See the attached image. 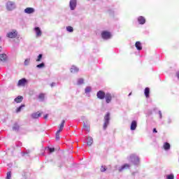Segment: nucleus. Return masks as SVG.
I'll use <instances>...</instances> for the list:
<instances>
[{
    "label": "nucleus",
    "instance_id": "obj_40",
    "mask_svg": "<svg viewBox=\"0 0 179 179\" xmlns=\"http://www.w3.org/2000/svg\"><path fill=\"white\" fill-rule=\"evenodd\" d=\"M57 84L55 83H52L51 84H50V86H51V87H54V86H55Z\"/></svg>",
    "mask_w": 179,
    "mask_h": 179
},
{
    "label": "nucleus",
    "instance_id": "obj_29",
    "mask_svg": "<svg viewBox=\"0 0 179 179\" xmlns=\"http://www.w3.org/2000/svg\"><path fill=\"white\" fill-rule=\"evenodd\" d=\"M67 31H69V33H72L73 31V27L71 26L66 27Z\"/></svg>",
    "mask_w": 179,
    "mask_h": 179
},
{
    "label": "nucleus",
    "instance_id": "obj_30",
    "mask_svg": "<svg viewBox=\"0 0 179 179\" xmlns=\"http://www.w3.org/2000/svg\"><path fill=\"white\" fill-rule=\"evenodd\" d=\"M44 97H45L44 94H40L38 95V99L39 100H41V101H44Z\"/></svg>",
    "mask_w": 179,
    "mask_h": 179
},
{
    "label": "nucleus",
    "instance_id": "obj_42",
    "mask_svg": "<svg viewBox=\"0 0 179 179\" xmlns=\"http://www.w3.org/2000/svg\"><path fill=\"white\" fill-rule=\"evenodd\" d=\"M152 132H154L155 134H157V130L156 129V128L153 129Z\"/></svg>",
    "mask_w": 179,
    "mask_h": 179
},
{
    "label": "nucleus",
    "instance_id": "obj_5",
    "mask_svg": "<svg viewBox=\"0 0 179 179\" xmlns=\"http://www.w3.org/2000/svg\"><path fill=\"white\" fill-rule=\"evenodd\" d=\"M76 5H78V1L76 0H70L69 7L71 10H75V9H76Z\"/></svg>",
    "mask_w": 179,
    "mask_h": 179
},
{
    "label": "nucleus",
    "instance_id": "obj_37",
    "mask_svg": "<svg viewBox=\"0 0 179 179\" xmlns=\"http://www.w3.org/2000/svg\"><path fill=\"white\" fill-rule=\"evenodd\" d=\"M60 131H57L56 133V141H59V134H60Z\"/></svg>",
    "mask_w": 179,
    "mask_h": 179
},
{
    "label": "nucleus",
    "instance_id": "obj_46",
    "mask_svg": "<svg viewBox=\"0 0 179 179\" xmlns=\"http://www.w3.org/2000/svg\"><path fill=\"white\" fill-rule=\"evenodd\" d=\"M92 1H96V0H92Z\"/></svg>",
    "mask_w": 179,
    "mask_h": 179
},
{
    "label": "nucleus",
    "instance_id": "obj_13",
    "mask_svg": "<svg viewBox=\"0 0 179 179\" xmlns=\"http://www.w3.org/2000/svg\"><path fill=\"white\" fill-rule=\"evenodd\" d=\"M27 83L26 78H22L18 81L17 86H24Z\"/></svg>",
    "mask_w": 179,
    "mask_h": 179
},
{
    "label": "nucleus",
    "instance_id": "obj_26",
    "mask_svg": "<svg viewBox=\"0 0 179 179\" xmlns=\"http://www.w3.org/2000/svg\"><path fill=\"white\" fill-rule=\"evenodd\" d=\"M19 128H20L19 124H17V123H15L13 127V131H19Z\"/></svg>",
    "mask_w": 179,
    "mask_h": 179
},
{
    "label": "nucleus",
    "instance_id": "obj_45",
    "mask_svg": "<svg viewBox=\"0 0 179 179\" xmlns=\"http://www.w3.org/2000/svg\"><path fill=\"white\" fill-rule=\"evenodd\" d=\"M132 94V93H130L129 94V96H131Z\"/></svg>",
    "mask_w": 179,
    "mask_h": 179
},
{
    "label": "nucleus",
    "instance_id": "obj_23",
    "mask_svg": "<svg viewBox=\"0 0 179 179\" xmlns=\"http://www.w3.org/2000/svg\"><path fill=\"white\" fill-rule=\"evenodd\" d=\"M64 124H65V120H63L62 121V123L59 125V130H57V131H59L61 132L62 131V129H64Z\"/></svg>",
    "mask_w": 179,
    "mask_h": 179
},
{
    "label": "nucleus",
    "instance_id": "obj_28",
    "mask_svg": "<svg viewBox=\"0 0 179 179\" xmlns=\"http://www.w3.org/2000/svg\"><path fill=\"white\" fill-rule=\"evenodd\" d=\"M30 64V59H26L24 62V65L27 66Z\"/></svg>",
    "mask_w": 179,
    "mask_h": 179
},
{
    "label": "nucleus",
    "instance_id": "obj_44",
    "mask_svg": "<svg viewBox=\"0 0 179 179\" xmlns=\"http://www.w3.org/2000/svg\"><path fill=\"white\" fill-rule=\"evenodd\" d=\"M0 51H2V47H0Z\"/></svg>",
    "mask_w": 179,
    "mask_h": 179
},
{
    "label": "nucleus",
    "instance_id": "obj_11",
    "mask_svg": "<svg viewBox=\"0 0 179 179\" xmlns=\"http://www.w3.org/2000/svg\"><path fill=\"white\" fill-rule=\"evenodd\" d=\"M34 31L36 32V37H41V34H43V33L41 32V29H40V27H35Z\"/></svg>",
    "mask_w": 179,
    "mask_h": 179
},
{
    "label": "nucleus",
    "instance_id": "obj_22",
    "mask_svg": "<svg viewBox=\"0 0 179 179\" xmlns=\"http://www.w3.org/2000/svg\"><path fill=\"white\" fill-rule=\"evenodd\" d=\"M23 108H24V104H22L21 106H20L18 108H17L15 113H20V111H22V110L23 109Z\"/></svg>",
    "mask_w": 179,
    "mask_h": 179
},
{
    "label": "nucleus",
    "instance_id": "obj_41",
    "mask_svg": "<svg viewBox=\"0 0 179 179\" xmlns=\"http://www.w3.org/2000/svg\"><path fill=\"white\" fill-rule=\"evenodd\" d=\"M44 120H47L48 118V114H46L44 117H43Z\"/></svg>",
    "mask_w": 179,
    "mask_h": 179
},
{
    "label": "nucleus",
    "instance_id": "obj_38",
    "mask_svg": "<svg viewBox=\"0 0 179 179\" xmlns=\"http://www.w3.org/2000/svg\"><path fill=\"white\" fill-rule=\"evenodd\" d=\"M41 58H43V55L42 54L38 55L36 62H40V61H41Z\"/></svg>",
    "mask_w": 179,
    "mask_h": 179
},
{
    "label": "nucleus",
    "instance_id": "obj_12",
    "mask_svg": "<svg viewBox=\"0 0 179 179\" xmlns=\"http://www.w3.org/2000/svg\"><path fill=\"white\" fill-rule=\"evenodd\" d=\"M136 127H138V123L136 120H133L131 124L130 129L131 131H135V129H136Z\"/></svg>",
    "mask_w": 179,
    "mask_h": 179
},
{
    "label": "nucleus",
    "instance_id": "obj_31",
    "mask_svg": "<svg viewBox=\"0 0 179 179\" xmlns=\"http://www.w3.org/2000/svg\"><path fill=\"white\" fill-rule=\"evenodd\" d=\"M44 66H45V64L44 63H41L36 66V68L41 69V68H44Z\"/></svg>",
    "mask_w": 179,
    "mask_h": 179
},
{
    "label": "nucleus",
    "instance_id": "obj_36",
    "mask_svg": "<svg viewBox=\"0 0 179 179\" xmlns=\"http://www.w3.org/2000/svg\"><path fill=\"white\" fill-rule=\"evenodd\" d=\"M83 82H84V80H83V78H79L78 80V85H83Z\"/></svg>",
    "mask_w": 179,
    "mask_h": 179
},
{
    "label": "nucleus",
    "instance_id": "obj_4",
    "mask_svg": "<svg viewBox=\"0 0 179 179\" xmlns=\"http://www.w3.org/2000/svg\"><path fill=\"white\" fill-rule=\"evenodd\" d=\"M6 37L8 38H16V37H17V31L13 29L6 34Z\"/></svg>",
    "mask_w": 179,
    "mask_h": 179
},
{
    "label": "nucleus",
    "instance_id": "obj_6",
    "mask_svg": "<svg viewBox=\"0 0 179 179\" xmlns=\"http://www.w3.org/2000/svg\"><path fill=\"white\" fill-rule=\"evenodd\" d=\"M105 100L107 104H110V103H111V100H113V94L110 92H107L105 95Z\"/></svg>",
    "mask_w": 179,
    "mask_h": 179
},
{
    "label": "nucleus",
    "instance_id": "obj_35",
    "mask_svg": "<svg viewBox=\"0 0 179 179\" xmlns=\"http://www.w3.org/2000/svg\"><path fill=\"white\" fill-rule=\"evenodd\" d=\"M48 150L49 153H52L53 152L55 151V148L48 147Z\"/></svg>",
    "mask_w": 179,
    "mask_h": 179
},
{
    "label": "nucleus",
    "instance_id": "obj_15",
    "mask_svg": "<svg viewBox=\"0 0 179 179\" xmlns=\"http://www.w3.org/2000/svg\"><path fill=\"white\" fill-rule=\"evenodd\" d=\"M70 71L71 73H78V72H79V68L75 66H72L70 69Z\"/></svg>",
    "mask_w": 179,
    "mask_h": 179
},
{
    "label": "nucleus",
    "instance_id": "obj_33",
    "mask_svg": "<svg viewBox=\"0 0 179 179\" xmlns=\"http://www.w3.org/2000/svg\"><path fill=\"white\" fill-rule=\"evenodd\" d=\"M10 178H12V172L9 171L7 173V176L6 179H10Z\"/></svg>",
    "mask_w": 179,
    "mask_h": 179
},
{
    "label": "nucleus",
    "instance_id": "obj_14",
    "mask_svg": "<svg viewBox=\"0 0 179 179\" xmlns=\"http://www.w3.org/2000/svg\"><path fill=\"white\" fill-rule=\"evenodd\" d=\"M138 22L139 24H145V23H146V20L143 16H140L138 17Z\"/></svg>",
    "mask_w": 179,
    "mask_h": 179
},
{
    "label": "nucleus",
    "instance_id": "obj_8",
    "mask_svg": "<svg viewBox=\"0 0 179 179\" xmlns=\"http://www.w3.org/2000/svg\"><path fill=\"white\" fill-rule=\"evenodd\" d=\"M96 96L98 99H99V100H103L106 97V92H104V91L99 90L96 93Z\"/></svg>",
    "mask_w": 179,
    "mask_h": 179
},
{
    "label": "nucleus",
    "instance_id": "obj_1",
    "mask_svg": "<svg viewBox=\"0 0 179 179\" xmlns=\"http://www.w3.org/2000/svg\"><path fill=\"white\" fill-rule=\"evenodd\" d=\"M127 159L132 163L134 166H139L141 164V159L139 156L136 155V154H131Z\"/></svg>",
    "mask_w": 179,
    "mask_h": 179
},
{
    "label": "nucleus",
    "instance_id": "obj_21",
    "mask_svg": "<svg viewBox=\"0 0 179 179\" xmlns=\"http://www.w3.org/2000/svg\"><path fill=\"white\" fill-rule=\"evenodd\" d=\"M87 143L88 146H92V145L93 144V138L88 137L87 138Z\"/></svg>",
    "mask_w": 179,
    "mask_h": 179
},
{
    "label": "nucleus",
    "instance_id": "obj_17",
    "mask_svg": "<svg viewBox=\"0 0 179 179\" xmlns=\"http://www.w3.org/2000/svg\"><path fill=\"white\" fill-rule=\"evenodd\" d=\"M7 59L8 56L6 54H0V60H1L3 62H5Z\"/></svg>",
    "mask_w": 179,
    "mask_h": 179
},
{
    "label": "nucleus",
    "instance_id": "obj_20",
    "mask_svg": "<svg viewBox=\"0 0 179 179\" xmlns=\"http://www.w3.org/2000/svg\"><path fill=\"white\" fill-rule=\"evenodd\" d=\"M150 93V89L149 87H146L144 91V94L147 99H149V94Z\"/></svg>",
    "mask_w": 179,
    "mask_h": 179
},
{
    "label": "nucleus",
    "instance_id": "obj_25",
    "mask_svg": "<svg viewBox=\"0 0 179 179\" xmlns=\"http://www.w3.org/2000/svg\"><path fill=\"white\" fill-rule=\"evenodd\" d=\"M83 129H84V131H86L87 132H90V127L86 125V123H84Z\"/></svg>",
    "mask_w": 179,
    "mask_h": 179
},
{
    "label": "nucleus",
    "instance_id": "obj_32",
    "mask_svg": "<svg viewBox=\"0 0 179 179\" xmlns=\"http://www.w3.org/2000/svg\"><path fill=\"white\" fill-rule=\"evenodd\" d=\"M101 173H104L105 171H107V167L106 166H101Z\"/></svg>",
    "mask_w": 179,
    "mask_h": 179
},
{
    "label": "nucleus",
    "instance_id": "obj_3",
    "mask_svg": "<svg viewBox=\"0 0 179 179\" xmlns=\"http://www.w3.org/2000/svg\"><path fill=\"white\" fill-rule=\"evenodd\" d=\"M6 8L7 10H14V9H16V3H15L13 1H8L6 4Z\"/></svg>",
    "mask_w": 179,
    "mask_h": 179
},
{
    "label": "nucleus",
    "instance_id": "obj_27",
    "mask_svg": "<svg viewBox=\"0 0 179 179\" xmlns=\"http://www.w3.org/2000/svg\"><path fill=\"white\" fill-rule=\"evenodd\" d=\"M90 92H92V87H87L85 89V93L86 94H87V93H90Z\"/></svg>",
    "mask_w": 179,
    "mask_h": 179
},
{
    "label": "nucleus",
    "instance_id": "obj_43",
    "mask_svg": "<svg viewBox=\"0 0 179 179\" xmlns=\"http://www.w3.org/2000/svg\"><path fill=\"white\" fill-rule=\"evenodd\" d=\"M176 75H177V78L179 79V71L177 72Z\"/></svg>",
    "mask_w": 179,
    "mask_h": 179
},
{
    "label": "nucleus",
    "instance_id": "obj_18",
    "mask_svg": "<svg viewBox=\"0 0 179 179\" xmlns=\"http://www.w3.org/2000/svg\"><path fill=\"white\" fill-rule=\"evenodd\" d=\"M15 103H22L23 101V97L22 96H18L14 99Z\"/></svg>",
    "mask_w": 179,
    "mask_h": 179
},
{
    "label": "nucleus",
    "instance_id": "obj_34",
    "mask_svg": "<svg viewBox=\"0 0 179 179\" xmlns=\"http://www.w3.org/2000/svg\"><path fill=\"white\" fill-rule=\"evenodd\" d=\"M166 179H174V174L171 173L166 176Z\"/></svg>",
    "mask_w": 179,
    "mask_h": 179
},
{
    "label": "nucleus",
    "instance_id": "obj_24",
    "mask_svg": "<svg viewBox=\"0 0 179 179\" xmlns=\"http://www.w3.org/2000/svg\"><path fill=\"white\" fill-rule=\"evenodd\" d=\"M164 150H170V143H164Z\"/></svg>",
    "mask_w": 179,
    "mask_h": 179
},
{
    "label": "nucleus",
    "instance_id": "obj_16",
    "mask_svg": "<svg viewBox=\"0 0 179 179\" xmlns=\"http://www.w3.org/2000/svg\"><path fill=\"white\" fill-rule=\"evenodd\" d=\"M31 117L34 120H36L37 118H39V117H41V113H40L39 112H36V113H32Z\"/></svg>",
    "mask_w": 179,
    "mask_h": 179
},
{
    "label": "nucleus",
    "instance_id": "obj_39",
    "mask_svg": "<svg viewBox=\"0 0 179 179\" xmlns=\"http://www.w3.org/2000/svg\"><path fill=\"white\" fill-rule=\"evenodd\" d=\"M159 118H160V120H162V111H161V110L159 111Z\"/></svg>",
    "mask_w": 179,
    "mask_h": 179
},
{
    "label": "nucleus",
    "instance_id": "obj_19",
    "mask_svg": "<svg viewBox=\"0 0 179 179\" xmlns=\"http://www.w3.org/2000/svg\"><path fill=\"white\" fill-rule=\"evenodd\" d=\"M135 46L138 51H141V50H142V43H141L140 41L136 42Z\"/></svg>",
    "mask_w": 179,
    "mask_h": 179
},
{
    "label": "nucleus",
    "instance_id": "obj_2",
    "mask_svg": "<svg viewBox=\"0 0 179 179\" xmlns=\"http://www.w3.org/2000/svg\"><path fill=\"white\" fill-rule=\"evenodd\" d=\"M110 125V113H107L104 116V122H103V130L106 131L107 129V127Z\"/></svg>",
    "mask_w": 179,
    "mask_h": 179
},
{
    "label": "nucleus",
    "instance_id": "obj_9",
    "mask_svg": "<svg viewBox=\"0 0 179 179\" xmlns=\"http://www.w3.org/2000/svg\"><path fill=\"white\" fill-rule=\"evenodd\" d=\"M101 36L104 40H108L111 37V34L107 31H104L101 33Z\"/></svg>",
    "mask_w": 179,
    "mask_h": 179
},
{
    "label": "nucleus",
    "instance_id": "obj_7",
    "mask_svg": "<svg viewBox=\"0 0 179 179\" xmlns=\"http://www.w3.org/2000/svg\"><path fill=\"white\" fill-rule=\"evenodd\" d=\"M130 168H131V164H124L118 168V171H120V173H121V172L124 171V170H128Z\"/></svg>",
    "mask_w": 179,
    "mask_h": 179
},
{
    "label": "nucleus",
    "instance_id": "obj_10",
    "mask_svg": "<svg viewBox=\"0 0 179 179\" xmlns=\"http://www.w3.org/2000/svg\"><path fill=\"white\" fill-rule=\"evenodd\" d=\"M24 13H27V15H31V13H34V8L28 7L24 9Z\"/></svg>",
    "mask_w": 179,
    "mask_h": 179
}]
</instances>
